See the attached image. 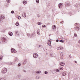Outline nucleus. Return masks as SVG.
<instances>
[{
	"label": "nucleus",
	"mask_w": 80,
	"mask_h": 80,
	"mask_svg": "<svg viewBox=\"0 0 80 80\" xmlns=\"http://www.w3.org/2000/svg\"><path fill=\"white\" fill-rule=\"evenodd\" d=\"M7 72V69L6 68H4L2 71V73H5Z\"/></svg>",
	"instance_id": "obj_1"
},
{
	"label": "nucleus",
	"mask_w": 80,
	"mask_h": 80,
	"mask_svg": "<svg viewBox=\"0 0 80 80\" xmlns=\"http://www.w3.org/2000/svg\"><path fill=\"white\" fill-rule=\"evenodd\" d=\"M33 56L34 58H37L38 57V54H37V53H35L33 54Z\"/></svg>",
	"instance_id": "obj_2"
},
{
	"label": "nucleus",
	"mask_w": 80,
	"mask_h": 80,
	"mask_svg": "<svg viewBox=\"0 0 80 80\" xmlns=\"http://www.w3.org/2000/svg\"><path fill=\"white\" fill-rule=\"evenodd\" d=\"M11 51L12 53H16L17 52V51L15 50V49H13V48H12L11 49Z\"/></svg>",
	"instance_id": "obj_3"
},
{
	"label": "nucleus",
	"mask_w": 80,
	"mask_h": 80,
	"mask_svg": "<svg viewBox=\"0 0 80 80\" xmlns=\"http://www.w3.org/2000/svg\"><path fill=\"white\" fill-rule=\"evenodd\" d=\"M63 6V3H60L58 4V7L59 8H62V6Z\"/></svg>",
	"instance_id": "obj_4"
},
{
	"label": "nucleus",
	"mask_w": 80,
	"mask_h": 80,
	"mask_svg": "<svg viewBox=\"0 0 80 80\" xmlns=\"http://www.w3.org/2000/svg\"><path fill=\"white\" fill-rule=\"evenodd\" d=\"M57 49L58 50H63V47H58V48H57Z\"/></svg>",
	"instance_id": "obj_5"
},
{
	"label": "nucleus",
	"mask_w": 80,
	"mask_h": 80,
	"mask_svg": "<svg viewBox=\"0 0 80 80\" xmlns=\"http://www.w3.org/2000/svg\"><path fill=\"white\" fill-rule=\"evenodd\" d=\"M65 4L66 7H68V6H70V3L69 2H67Z\"/></svg>",
	"instance_id": "obj_6"
},
{
	"label": "nucleus",
	"mask_w": 80,
	"mask_h": 80,
	"mask_svg": "<svg viewBox=\"0 0 80 80\" xmlns=\"http://www.w3.org/2000/svg\"><path fill=\"white\" fill-rule=\"evenodd\" d=\"M2 42H4V43H5V42H6V41H7V39H6V38H2Z\"/></svg>",
	"instance_id": "obj_7"
},
{
	"label": "nucleus",
	"mask_w": 80,
	"mask_h": 80,
	"mask_svg": "<svg viewBox=\"0 0 80 80\" xmlns=\"http://www.w3.org/2000/svg\"><path fill=\"white\" fill-rule=\"evenodd\" d=\"M67 74V72H64L62 73V76H65Z\"/></svg>",
	"instance_id": "obj_8"
},
{
	"label": "nucleus",
	"mask_w": 80,
	"mask_h": 80,
	"mask_svg": "<svg viewBox=\"0 0 80 80\" xmlns=\"http://www.w3.org/2000/svg\"><path fill=\"white\" fill-rule=\"evenodd\" d=\"M59 63L60 65H61V66H64V65H65V63L63 62H60Z\"/></svg>",
	"instance_id": "obj_9"
},
{
	"label": "nucleus",
	"mask_w": 80,
	"mask_h": 80,
	"mask_svg": "<svg viewBox=\"0 0 80 80\" xmlns=\"http://www.w3.org/2000/svg\"><path fill=\"white\" fill-rule=\"evenodd\" d=\"M5 17L3 15H1V17L0 18V20H2V19H4Z\"/></svg>",
	"instance_id": "obj_10"
},
{
	"label": "nucleus",
	"mask_w": 80,
	"mask_h": 80,
	"mask_svg": "<svg viewBox=\"0 0 80 80\" xmlns=\"http://www.w3.org/2000/svg\"><path fill=\"white\" fill-rule=\"evenodd\" d=\"M8 34L10 36H12L13 35V33L11 32H9Z\"/></svg>",
	"instance_id": "obj_11"
},
{
	"label": "nucleus",
	"mask_w": 80,
	"mask_h": 80,
	"mask_svg": "<svg viewBox=\"0 0 80 80\" xmlns=\"http://www.w3.org/2000/svg\"><path fill=\"white\" fill-rule=\"evenodd\" d=\"M22 17H23L24 18L26 17V13L25 12H24L22 14Z\"/></svg>",
	"instance_id": "obj_12"
},
{
	"label": "nucleus",
	"mask_w": 80,
	"mask_h": 80,
	"mask_svg": "<svg viewBox=\"0 0 80 80\" xmlns=\"http://www.w3.org/2000/svg\"><path fill=\"white\" fill-rule=\"evenodd\" d=\"M42 72L40 71H38L36 72V73H37L38 74H40Z\"/></svg>",
	"instance_id": "obj_13"
},
{
	"label": "nucleus",
	"mask_w": 80,
	"mask_h": 80,
	"mask_svg": "<svg viewBox=\"0 0 80 80\" xmlns=\"http://www.w3.org/2000/svg\"><path fill=\"white\" fill-rule=\"evenodd\" d=\"M27 2L26 1H24L23 2V3L24 4V5H25V4H27Z\"/></svg>",
	"instance_id": "obj_14"
},
{
	"label": "nucleus",
	"mask_w": 80,
	"mask_h": 80,
	"mask_svg": "<svg viewBox=\"0 0 80 80\" xmlns=\"http://www.w3.org/2000/svg\"><path fill=\"white\" fill-rule=\"evenodd\" d=\"M26 63H27V61H26V60H25L23 63V64L25 65V64H26Z\"/></svg>",
	"instance_id": "obj_15"
},
{
	"label": "nucleus",
	"mask_w": 80,
	"mask_h": 80,
	"mask_svg": "<svg viewBox=\"0 0 80 80\" xmlns=\"http://www.w3.org/2000/svg\"><path fill=\"white\" fill-rule=\"evenodd\" d=\"M18 78H19V79H20V76L19 75L17 76L16 77V79H18Z\"/></svg>",
	"instance_id": "obj_16"
},
{
	"label": "nucleus",
	"mask_w": 80,
	"mask_h": 80,
	"mask_svg": "<svg viewBox=\"0 0 80 80\" xmlns=\"http://www.w3.org/2000/svg\"><path fill=\"white\" fill-rule=\"evenodd\" d=\"M7 64L8 65H12V62H8Z\"/></svg>",
	"instance_id": "obj_17"
},
{
	"label": "nucleus",
	"mask_w": 80,
	"mask_h": 80,
	"mask_svg": "<svg viewBox=\"0 0 80 80\" xmlns=\"http://www.w3.org/2000/svg\"><path fill=\"white\" fill-rule=\"evenodd\" d=\"M52 28H53V29H54L55 30L56 28V26H55V25L53 26H52Z\"/></svg>",
	"instance_id": "obj_18"
},
{
	"label": "nucleus",
	"mask_w": 80,
	"mask_h": 80,
	"mask_svg": "<svg viewBox=\"0 0 80 80\" xmlns=\"http://www.w3.org/2000/svg\"><path fill=\"white\" fill-rule=\"evenodd\" d=\"M27 36H28V37H29V38H32V37H30V34H28Z\"/></svg>",
	"instance_id": "obj_19"
},
{
	"label": "nucleus",
	"mask_w": 80,
	"mask_h": 80,
	"mask_svg": "<svg viewBox=\"0 0 80 80\" xmlns=\"http://www.w3.org/2000/svg\"><path fill=\"white\" fill-rule=\"evenodd\" d=\"M42 24V22H38V25H41Z\"/></svg>",
	"instance_id": "obj_20"
},
{
	"label": "nucleus",
	"mask_w": 80,
	"mask_h": 80,
	"mask_svg": "<svg viewBox=\"0 0 80 80\" xmlns=\"http://www.w3.org/2000/svg\"><path fill=\"white\" fill-rule=\"evenodd\" d=\"M15 25H16V26H18V25H19V23L16 22V23Z\"/></svg>",
	"instance_id": "obj_21"
},
{
	"label": "nucleus",
	"mask_w": 80,
	"mask_h": 80,
	"mask_svg": "<svg viewBox=\"0 0 80 80\" xmlns=\"http://www.w3.org/2000/svg\"><path fill=\"white\" fill-rule=\"evenodd\" d=\"M56 72H60V70H59V69H57L56 70Z\"/></svg>",
	"instance_id": "obj_22"
},
{
	"label": "nucleus",
	"mask_w": 80,
	"mask_h": 80,
	"mask_svg": "<svg viewBox=\"0 0 80 80\" xmlns=\"http://www.w3.org/2000/svg\"><path fill=\"white\" fill-rule=\"evenodd\" d=\"M77 30H79V27H77L76 28Z\"/></svg>",
	"instance_id": "obj_23"
},
{
	"label": "nucleus",
	"mask_w": 80,
	"mask_h": 80,
	"mask_svg": "<svg viewBox=\"0 0 80 80\" xmlns=\"http://www.w3.org/2000/svg\"><path fill=\"white\" fill-rule=\"evenodd\" d=\"M7 3H10V0H7Z\"/></svg>",
	"instance_id": "obj_24"
},
{
	"label": "nucleus",
	"mask_w": 80,
	"mask_h": 80,
	"mask_svg": "<svg viewBox=\"0 0 80 80\" xmlns=\"http://www.w3.org/2000/svg\"><path fill=\"white\" fill-rule=\"evenodd\" d=\"M59 42H61V43H63V40H59Z\"/></svg>",
	"instance_id": "obj_25"
},
{
	"label": "nucleus",
	"mask_w": 80,
	"mask_h": 80,
	"mask_svg": "<svg viewBox=\"0 0 80 80\" xmlns=\"http://www.w3.org/2000/svg\"><path fill=\"white\" fill-rule=\"evenodd\" d=\"M74 35L73 36L74 38V37H77V35L76 33H74Z\"/></svg>",
	"instance_id": "obj_26"
},
{
	"label": "nucleus",
	"mask_w": 80,
	"mask_h": 80,
	"mask_svg": "<svg viewBox=\"0 0 80 80\" xmlns=\"http://www.w3.org/2000/svg\"><path fill=\"white\" fill-rule=\"evenodd\" d=\"M48 45H49V46H51V43L48 42Z\"/></svg>",
	"instance_id": "obj_27"
},
{
	"label": "nucleus",
	"mask_w": 80,
	"mask_h": 80,
	"mask_svg": "<svg viewBox=\"0 0 80 80\" xmlns=\"http://www.w3.org/2000/svg\"><path fill=\"white\" fill-rule=\"evenodd\" d=\"M2 58H3V56H1L0 57V60H2Z\"/></svg>",
	"instance_id": "obj_28"
},
{
	"label": "nucleus",
	"mask_w": 80,
	"mask_h": 80,
	"mask_svg": "<svg viewBox=\"0 0 80 80\" xmlns=\"http://www.w3.org/2000/svg\"><path fill=\"white\" fill-rule=\"evenodd\" d=\"M42 27L43 28H44V27H46V26H45V25H42Z\"/></svg>",
	"instance_id": "obj_29"
},
{
	"label": "nucleus",
	"mask_w": 80,
	"mask_h": 80,
	"mask_svg": "<svg viewBox=\"0 0 80 80\" xmlns=\"http://www.w3.org/2000/svg\"><path fill=\"white\" fill-rule=\"evenodd\" d=\"M36 2L37 3H39V0H36Z\"/></svg>",
	"instance_id": "obj_30"
},
{
	"label": "nucleus",
	"mask_w": 80,
	"mask_h": 80,
	"mask_svg": "<svg viewBox=\"0 0 80 80\" xmlns=\"http://www.w3.org/2000/svg\"><path fill=\"white\" fill-rule=\"evenodd\" d=\"M45 74H48V72L47 71H45L44 72Z\"/></svg>",
	"instance_id": "obj_31"
},
{
	"label": "nucleus",
	"mask_w": 80,
	"mask_h": 80,
	"mask_svg": "<svg viewBox=\"0 0 80 80\" xmlns=\"http://www.w3.org/2000/svg\"><path fill=\"white\" fill-rule=\"evenodd\" d=\"M17 60H18V58H15V61H17Z\"/></svg>",
	"instance_id": "obj_32"
},
{
	"label": "nucleus",
	"mask_w": 80,
	"mask_h": 80,
	"mask_svg": "<svg viewBox=\"0 0 80 80\" xmlns=\"http://www.w3.org/2000/svg\"><path fill=\"white\" fill-rule=\"evenodd\" d=\"M31 36H33V37H34L35 36V34H32Z\"/></svg>",
	"instance_id": "obj_33"
},
{
	"label": "nucleus",
	"mask_w": 80,
	"mask_h": 80,
	"mask_svg": "<svg viewBox=\"0 0 80 80\" xmlns=\"http://www.w3.org/2000/svg\"><path fill=\"white\" fill-rule=\"evenodd\" d=\"M63 56H61V59H63Z\"/></svg>",
	"instance_id": "obj_34"
},
{
	"label": "nucleus",
	"mask_w": 80,
	"mask_h": 80,
	"mask_svg": "<svg viewBox=\"0 0 80 80\" xmlns=\"http://www.w3.org/2000/svg\"><path fill=\"white\" fill-rule=\"evenodd\" d=\"M36 79H39V77L37 76L36 78Z\"/></svg>",
	"instance_id": "obj_35"
},
{
	"label": "nucleus",
	"mask_w": 80,
	"mask_h": 80,
	"mask_svg": "<svg viewBox=\"0 0 80 80\" xmlns=\"http://www.w3.org/2000/svg\"><path fill=\"white\" fill-rule=\"evenodd\" d=\"M48 43H51L52 42V41L50 40H48Z\"/></svg>",
	"instance_id": "obj_36"
},
{
	"label": "nucleus",
	"mask_w": 80,
	"mask_h": 80,
	"mask_svg": "<svg viewBox=\"0 0 80 80\" xmlns=\"http://www.w3.org/2000/svg\"><path fill=\"white\" fill-rule=\"evenodd\" d=\"M21 65V64L19 63L18 64V67H20V66Z\"/></svg>",
	"instance_id": "obj_37"
},
{
	"label": "nucleus",
	"mask_w": 80,
	"mask_h": 80,
	"mask_svg": "<svg viewBox=\"0 0 80 80\" xmlns=\"http://www.w3.org/2000/svg\"><path fill=\"white\" fill-rule=\"evenodd\" d=\"M11 13H12V14L14 13V11H11Z\"/></svg>",
	"instance_id": "obj_38"
},
{
	"label": "nucleus",
	"mask_w": 80,
	"mask_h": 80,
	"mask_svg": "<svg viewBox=\"0 0 80 80\" xmlns=\"http://www.w3.org/2000/svg\"><path fill=\"white\" fill-rule=\"evenodd\" d=\"M18 19H20V18H21V17L20 16H19L18 17Z\"/></svg>",
	"instance_id": "obj_39"
},
{
	"label": "nucleus",
	"mask_w": 80,
	"mask_h": 80,
	"mask_svg": "<svg viewBox=\"0 0 80 80\" xmlns=\"http://www.w3.org/2000/svg\"><path fill=\"white\" fill-rule=\"evenodd\" d=\"M37 34H38V35H40V32H37Z\"/></svg>",
	"instance_id": "obj_40"
},
{
	"label": "nucleus",
	"mask_w": 80,
	"mask_h": 80,
	"mask_svg": "<svg viewBox=\"0 0 80 80\" xmlns=\"http://www.w3.org/2000/svg\"><path fill=\"white\" fill-rule=\"evenodd\" d=\"M39 47L40 48H42V45H39Z\"/></svg>",
	"instance_id": "obj_41"
},
{
	"label": "nucleus",
	"mask_w": 80,
	"mask_h": 80,
	"mask_svg": "<svg viewBox=\"0 0 80 80\" xmlns=\"http://www.w3.org/2000/svg\"><path fill=\"white\" fill-rule=\"evenodd\" d=\"M60 55H61V56H63V53L61 52L60 54Z\"/></svg>",
	"instance_id": "obj_42"
},
{
	"label": "nucleus",
	"mask_w": 80,
	"mask_h": 80,
	"mask_svg": "<svg viewBox=\"0 0 80 80\" xmlns=\"http://www.w3.org/2000/svg\"><path fill=\"white\" fill-rule=\"evenodd\" d=\"M23 72L25 73H26V72H27V71H26V70H23Z\"/></svg>",
	"instance_id": "obj_43"
},
{
	"label": "nucleus",
	"mask_w": 80,
	"mask_h": 80,
	"mask_svg": "<svg viewBox=\"0 0 80 80\" xmlns=\"http://www.w3.org/2000/svg\"><path fill=\"white\" fill-rule=\"evenodd\" d=\"M63 68H61L59 69V70H63Z\"/></svg>",
	"instance_id": "obj_44"
},
{
	"label": "nucleus",
	"mask_w": 80,
	"mask_h": 80,
	"mask_svg": "<svg viewBox=\"0 0 80 80\" xmlns=\"http://www.w3.org/2000/svg\"><path fill=\"white\" fill-rule=\"evenodd\" d=\"M59 41V40L58 39H57L56 40V42H58V41Z\"/></svg>",
	"instance_id": "obj_45"
},
{
	"label": "nucleus",
	"mask_w": 80,
	"mask_h": 80,
	"mask_svg": "<svg viewBox=\"0 0 80 80\" xmlns=\"http://www.w3.org/2000/svg\"><path fill=\"white\" fill-rule=\"evenodd\" d=\"M48 7H49V6H50V4H48Z\"/></svg>",
	"instance_id": "obj_46"
},
{
	"label": "nucleus",
	"mask_w": 80,
	"mask_h": 80,
	"mask_svg": "<svg viewBox=\"0 0 80 80\" xmlns=\"http://www.w3.org/2000/svg\"><path fill=\"white\" fill-rule=\"evenodd\" d=\"M0 80H4V79L3 78H1L0 79Z\"/></svg>",
	"instance_id": "obj_47"
},
{
	"label": "nucleus",
	"mask_w": 80,
	"mask_h": 80,
	"mask_svg": "<svg viewBox=\"0 0 80 80\" xmlns=\"http://www.w3.org/2000/svg\"><path fill=\"white\" fill-rule=\"evenodd\" d=\"M40 32V30H39V29L38 30V32Z\"/></svg>",
	"instance_id": "obj_48"
},
{
	"label": "nucleus",
	"mask_w": 80,
	"mask_h": 80,
	"mask_svg": "<svg viewBox=\"0 0 80 80\" xmlns=\"http://www.w3.org/2000/svg\"><path fill=\"white\" fill-rule=\"evenodd\" d=\"M69 57L70 58H72V56L71 55H69Z\"/></svg>",
	"instance_id": "obj_49"
},
{
	"label": "nucleus",
	"mask_w": 80,
	"mask_h": 80,
	"mask_svg": "<svg viewBox=\"0 0 80 80\" xmlns=\"http://www.w3.org/2000/svg\"><path fill=\"white\" fill-rule=\"evenodd\" d=\"M15 33L17 35V33H18V32L17 31Z\"/></svg>",
	"instance_id": "obj_50"
},
{
	"label": "nucleus",
	"mask_w": 80,
	"mask_h": 80,
	"mask_svg": "<svg viewBox=\"0 0 80 80\" xmlns=\"http://www.w3.org/2000/svg\"><path fill=\"white\" fill-rule=\"evenodd\" d=\"M74 62H75V63H77V61H74Z\"/></svg>",
	"instance_id": "obj_51"
},
{
	"label": "nucleus",
	"mask_w": 80,
	"mask_h": 80,
	"mask_svg": "<svg viewBox=\"0 0 80 80\" xmlns=\"http://www.w3.org/2000/svg\"><path fill=\"white\" fill-rule=\"evenodd\" d=\"M78 43L80 44V40H79L78 41Z\"/></svg>",
	"instance_id": "obj_52"
},
{
	"label": "nucleus",
	"mask_w": 80,
	"mask_h": 80,
	"mask_svg": "<svg viewBox=\"0 0 80 80\" xmlns=\"http://www.w3.org/2000/svg\"><path fill=\"white\" fill-rule=\"evenodd\" d=\"M61 23H63V21L61 22Z\"/></svg>",
	"instance_id": "obj_53"
},
{
	"label": "nucleus",
	"mask_w": 80,
	"mask_h": 80,
	"mask_svg": "<svg viewBox=\"0 0 80 80\" xmlns=\"http://www.w3.org/2000/svg\"><path fill=\"white\" fill-rule=\"evenodd\" d=\"M70 15H71V16L72 15V13H70Z\"/></svg>",
	"instance_id": "obj_54"
},
{
	"label": "nucleus",
	"mask_w": 80,
	"mask_h": 80,
	"mask_svg": "<svg viewBox=\"0 0 80 80\" xmlns=\"http://www.w3.org/2000/svg\"><path fill=\"white\" fill-rule=\"evenodd\" d=\"M50 35H51V34H49V36H50Z\"/></svg>",
	"instance_id": "obj_55"
},
{
	"label": "nucleus",
	"mask_w": 80,
	"mask_h": 80,
	"mask_svg": "<svg viewBox=\"0 0 80 80\" xmlns=\"http://www.w3.org/2000/svg\"><path fill=\"white\" fill-rule=\"evenodd\" d=\"M48 55V53H46V55Z\"/></svg>",
	"instance_id": "obj_56"
},
{
	"label": "nucleus",
	"mask_w": 80,
	"mask_h": 80,
	"mask_svg": "<svg viewBox=\"0 0 80 80\" xmlns=\"http://www.w3.org/2000/svg\"><path fill=\"white\" fill-rule=\"evenodd\" d=\"M77 23H76V24H75V25H77Z\"/></svg>",
	"instance_id": "obj_57"
},
{
	"label": "nucleus",
	"mask_w": 80,
	"mask_h": 80,
	"mask_svg": "<svg viewBox=\"0 0 80 80\" xmlns=\"http://www.w3.org/2000/svg\"><path fill=\"white\" fill-rule=\"evenodd\" d=\"M52 54H51V56H52V57H53V56L52 55Z\"/></svg>",
	"instance_id": "obj_58"
},
{
	"label": "nucleus",
	"mask_w": 80,
	"mask_h": 80,
	"mask_svg": "<svg viewBox=\"0 0 80 80\" xmlns=\"http://www.w3.org/2000/svg\"><path fill=\"white\" fill-rule=\"evenodd\" d=\"M39 17V16H38V17Z\"/></svg>",
	"instance_id": "obj_59"
},
{
	"label": "nucleus",
	"mask_w": 80,
	"mask_h": 80,
	"mask_svg": "<svg viewBox=\"0 0 80 80\" xmlns=\"http://www.w3.org/2000/svg\"><path fill=\"white\" fill-rule=\"evenodd\" d=\"M1 42H0V44H1Z\"/></svg>",
	"instance_id": "obj_60"
},
{
	"label": "nucleus",
	"mask_w": 80,
	"mask_h": 80,
	"mask_svg": "<svg viewBox=\"0 0 80 80\" xmlns=\"http://www.w3.org/2000/svg\"><path fill=\"white\" fill-rule=\"evenodd\" d=\"M79 80H80V78L79 79Z\"/></svg>",
	"instance_id": "obj_61"
}]
</instances>
